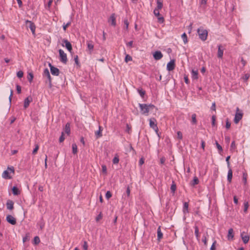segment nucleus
<instances>
[{"mask_svg":"<svg viewBox=\"0 0 250 250\" xmlns=\"http://www.w3.org/2000/svg\"><path fill=\"white\" fill-rule=\"evenodd\" d=\"M130 130H131V127H130L128 124H126L125 131L128 132V133H130Z\"/></svg>","mask_w":250,"mask_h":250,"instance_id":"nucleus-60","label":"nucleus"},{"mask_svg":"<svg viewBox=\"0 0 250 250\" xmlns=\"http://www.w3.org/2000/svg\"><path fill=\"white\" fill-rule=\"evenodd\" d=\"M175 67V61L174 60H171L168 62L167 65V69L168 71H170L173 70Z\"/></svg>","mask_w":250,"mask_h":250,"instance_id":"nucleus-10","label":"nucleus"},{"mask_svg":"<svg viewBox=\"0 0 250 250\" xmlns=\"http://www.w3.org/2000/svg\"><path fill=\"white\" fill-rule=\"evenodd\" d=\"M102 218V216L101 213L99 214L96 218V221H99L100 220H101Z\"/></svg>","mask_w":250,"mask_h":250,"instance_id":"nucleus-62","label":"nucleus"},{"mask_svg":"<svg viewBox=\"0 0 250 250\" xmlns=\"http://www.w3.org/2000/svg\"><path fill=\"white\" fill-rule=\"evenodd\" d=\"M71 24V22L69 21V22H68L67 23L65 24L64 23H63V30L65 31L67 28V27H68L69 26H70Z\"/></svg>","mask_w":250,"mask_h":250,"instance_id":"nucleus-40","label":"nucleus"},{"mask_svg":"<svg viewBox=\"0 0 250 250\" xmlns=\"http://www.w3.org/2000/svg\"><path fill=\"white\" fill-rule=\"evenodd\" d=\"M230 157V156H228L227 157V158L226 159V162L227 163V166H228V168H230V163H229V161Z\"/></svg>","mask_w":250,"mask_h":250,"instance_id":"nucleus-49","label":"nucleus"},{"mask_svg":"<svg viewBox=\"0 0 250 250\" xmlns=\"http://www.w3.org/2000/svg\"><path fill=\"white\" fill-rule=\"evenodd\" d=\"M6 207L7 209L12 210L14 208V202L13 201L8 200L6 203Z\"/></svg>","mask_w":250,"mask_h":250,"instance_id":"nucleus-16","label":"nucleus"},{"mask_svg":"<svg viewBox=\"0 0 250 250\" xmlns=\"http://www.w3.org/2000/svg\"><path fill=\"white\" fill-rule=\"evenodd\" d=\"M247 174L245 173H243V181L245 184L247 183Z\"/></svg>","mask_w":250,"mask_h":250,"instance_id":"nucleus-45","label":"nucleus"},{"mask_svg":"<svg viewBox=\"0 0 250 250\" xmlns=\"http://www.w3.org/2000/svg\"><path fill=\"white\" fill-rule=\"evenodd\" d=\"M2 177L5 179H10L11 177L9 176V172L7 170H5L2 173Z\"/></svg>","mask_w":250,"mask_h":250,"instance_id":"nucleus-31","label":"nucleus"},{"mask_svg":"<svg viewBox=\"0 0 250 250\" xmlns=\"http://www.w3.org/2000/svg\"><path fill=\"white\" fill-rule=\"evenodd\" d=\"M23 75V73L22 71H19L17 73V76L19 78H22Z\"/></svg>","mask_w":250,"mask_h":250,"instance_id":"nucleus-48","label":"nucleus"},{"mask_svg":"<svg viewBox=\"0 0 250 250\" xmlns=\"http://www.w3.org/2000/svg\"><path fill=\"white\" fill-rule=\"evenodd\" d=\"M163 233L161 232L160 226L157 229V239L158 240L160 241L161 239L163 238Z\"/></svg>","mask_w":250,"mask_h":250,"instance_id":"nucleus-20","label":"nucleus"},{"mask_svg":"<svg viewBox=\"0 0 250 250\" xmlns=\"http://www.w3.org/2000/svg\"><path fill=\"white\" fill-rule=\"evenodd\" d=\"M153 57L155 60H159L163 58V55L160 51H156L153 53Z\"/></svg>","mask_w":250,"mask_h":250,"instance_id":"nucleus-11","label":"nucleus"},{"mask_svg":"<svg viewBox=\"0 0 250 250\" xmlns=\"http://www.w3.org/2000/svg\"><path fill=\"white\" fill-rule=\"evenodd\" d=\"M103 130L102 127L101 126H99V130L96 132L95 135L97 138H100L102 136V131Z\"/></svg>","mask_w":250,"mask_h":250,"instance_id":"nucleus-23","label":"nucleus"},{"mask_svg":"<svg viewBox=\"0 0 250 250\" xmlns=\"http://www.w3.org/2000/svg\"><path fill=\"white\" fill-rule=\"evenodd\" d=\"M149 126L151 128H153L155 131L157 133V134H158V127L157 126V124H156V120L153 118H151L149 120Z\"/></svg>","mask_w":250,"mask_h":250,"instance_id":"nucleus-5","label":"nucleus"},{"mask_svg":"<svg viewBox=\"0 0 250 250\" xmlns=\"http://www.w3.org/2000/svg\"><path fill=\"white\" fill-rule=\"evenodd\" d=\"M26 27L31 30V21L26 20Z\"/></svg>","mask_w":250,"mask_h":250,"instance_id":"nucleus-39","label":"nucleus"},{"mask_svg":"<svg viewBox=\"0 0 250 250\" xmlns=\"http://www.w3.org/2000/svg\"><path fill=\"white\" fill-rule=\"evenodd\" d=\"M30 240V234L27 233L26 235L23 237L22 242L24 244L27 241H29Z\"/></svg>","mask_w":250,"mask_h":250,"instance_id":"nucleus-28","label":"nucleus"},{"mask_svg":"<svg viewBox=\"0 0 250 250\" xmlns=\"http://www.w3.org/2000/svg\"><path fill=\"white\" fill-rule=\"evenodd\" d=\"M215 120H216V117L215 115H213L211 118L212 120V125L213 126H214L215 125Z\"/></svg>","mask_w":250,"mask_h":250,"instance_id":"nucleus-55","label":"nucleus"},{"mask_svg":"<svg viewBox=\"0 0 250 250\" xmlns=\"http://www.w3.org/2000/svg\"><path fill=\"white\" fill-rule=\"evenodd\" d=\"M6 221L10 224L15 225L16 224V219L12 215H8L6 218Z\"/></svg>","mask_w":250,"mask_h":250,"instance_id":"nucleus-9","label":"nucleus"},{"mask_svg":"<svg viewBox=\"0 0 250 250\" xmlns=\"http://www.w3.org/2000/svg\"><path fill=\"white\" fill-rule=\"evenodd\" d=\"M138 92L139 93L140 95L142 98H144V95L146 94V91L144 90H143L142 88H139L138 89Z\"/></svg>","mask_w":250,"mask_h":250,"instance_id":"nucleus-32","label":"nucleus"},{"mask_svg":"<svg viewBox=\"0 0 250 250\" xmlns=\"http://www.w3.org/2000/svg\"><path fill=\"white\" fill-rule=\"evenodd\" d=\"M243 113L238 107L236 108V112L235 115L234 122L235 124H238L239 122L242 119Z\"/></svg>","mask_w":250,"mask_h":250,"instance_id":"nucleus-3","label":"nucleus"},{"mask_svg":"<svg viewBox=\"0 0 250 250\" xmlns=\"http://www.w3.org/2000/svg\"><path fill=\"white\" fill-rule=\"evenodd\" d=\"M27 79L30 83H31V71H28L27 72Z\"/></svg>","mask_w":250,"mask_h":250,"instance_id":"nucleus-47","label":"nucleus"},{"mask_svg":"<svg viewBox=\"0 0 250 250\" xmlns=\"http://www.w3.org/2000/svg\"><path fill=\"white\" fill-rule=\"evenodd\" d=\"M133 42L132 41H131L129 42L128 43H127L126 45L130 47H132V45H133Z\"/></svg>","mask_w":250,"mask_h":250,"instance_id":"nucleus-64","label":"nucleus"},{"mask_svg":"<svg viewBox=\"0 0 250 250\" xmlns=\"http://www.w3.org/2000/svg\"><path fill=\"white\" fill-rule=\"evenodd\" d=\"M113 163L114 164H118L119 161V159L118 157H115L113 159Z\"/></svg>","mask_w":250,"mask_h":250,"instance_id":"nucleus-51","label":"nucleus"},{"mask_svg":"<svg viewBox=\"0 0 250 250\" xmlns=\"http://www.w3.org/2000/svg\"><path fill=\"white\" fill-rule=\"evenodd\" d=\"M87 48L90 51V52L91 53V51H93V48H94V45L92 43V41H89L87 42Z\"/></svg>","mask_w":250,"mask_h":250,"instance_id":"nucleus-26","label":"nucleus"},{"mask_svg":"<svg viewBox=\"0 0 250 250\" xmlns=\"http://www.w3.org/2000/svg\"><path fill=\"white\" fill-rule=\"evenodd\" d=\"M188 202H185L184 204L183 207V212L185 213L186 212H188Z\"/></svg>","mask_w":250,"mask_h":250,"instance_id":"nucleus-33","label":"nucleus"},{"mask_svg":"<svg viewBox=\"0 0 250 250\" xmlns=\"http://www.w3.org/2000/svg\"><path fill=\"white\" fill-rule=\"evenodd\" d=\"M72 153L74 154H76L77 153L78 150H77V146L76 144H73L72 145Z\"/></svg>","mask_w":250,"mask_h":250,"instance_id":"nucleus-29","label":"nucleus"},{"mask_svg":"<svg viewBox=\"0 0 250 250\" xmlns=\"http://www.w3.org/2000/svg\"><path fill=\"white\" fill-rule=\"evenodd\" d=\"M65 132L69 135L70 133V124L67 123L65 126L64 128Z\"/></svg>","mask_w":250,"mask_h":250,"instance_id":"nucleus-24","label":"nucleus"},{"mask_svg":"<svg viewBox=\"0 0 250 250\" xmlns=\"http://www.w3.org/2000/svg\"><path fill=\"white\" fill-rule=\"evenodd\" d=\"M250 74H246L244 76V77H243V79L245 80V81H247L249 78H250Z\"/></svg>","mask_w":250,"mask_h":250,"instance_id":"nucleus-61","label":"nucleus"},{"mask_svg":"<svg viewBox=\"0 0 250 250\" xmlns=\"http://www.w3.org/2000/svg\"><path fill=\"white\" fill-rule=\"evenodd\" d=\"M43 76L44 77H47V81L46 82L47 84H48V87L51 88L52 87L51 83V76L50 75L49 71L47 68H45L43 71Z\"/></svg>","mask_w":250,"mask_h":250,"instance_id":"nucleus-4","label":"nucleus"},{"mask_svg":"<svg viewBox=\"0 0 250 250\" xmlns=\"http://www.w3.org/2000/svg\"><path fill=\"white\" fill-rule=\"evenodd\" d=\"M216 243V241H214V242L212 243L211 248L210 249V250H216L215 249V244Z\"/></svg>","mask_w":250,"mask_h":250,"instance_id":"nucleus-57","label":"nucleus"},{"mask_svg":"<svg viewBox=\"0 0 250 250\" xmlns=\"http://www.w3.org/2000/svg\"><path fill=\"white\" fill-rule=\"evenodd\" d=\"M132 60V57L129 55H126L125 57V62H127L128 61Z\"/></svg>","mask_w":250,"mask_h":250,"instance_id":"nucleus-44","label":"nucleus"},{"mask_svg":"<svg viewBox=\"0 0 250 250\" xmlns=\"http://www.w3.org/2000/svg\"><path fill=\"white\" fill-rule=\"evenodd\" d=\"M59 53L61 62L64 64H66L67 62L66 54L64 52V51L62 49H59Z\"/></svg>","mask_w":250,"mask_h":250,"instance_id":"nucleus-6","label":"nucleus"},{"mask_svg":"<svg viewBox=\"0 0 250 250\" xmlns=\"http://www.w3.org/2000/svg\"><path fill=\"white\" fill-rule=\"evenodd\" d=\"M182 38L183 42H184L185 43H187L188 42V38H187V34L185 33H184L182 35Z\"/></svg>","mask_w":250,"mask_h":250,"instance_id":"nucleus-36","label":"nucleus"},{"mask_svg":"<svg viewBox=\"0 0 250 250\" xmlns=\"http://www.w3.org/2000/svg\"><path fill=\"white\" fill-rule=\"evenodd\" d=\"M34 244L35 245H38L40 243V239L38 236H35L33 240Z\"/></svg>","mask_w":250,"mask_h":250,"instance_id":"nucleus-35","label":"nucleus"},{"mask_svg":"<svg viewBox=\"0 0 250 250\" xmlns=\"http://www.w3.org/2000/svg\"><path fill=\"white\" fill-rule=\"evenodd\" d=\"M49 65L50 67V71L51 74L53 75L58 76L60 73L59 69L58 68L55 67L52 65L51 63H49Z\"/></svg>","mask_w":250,"mask_h":250,"instance_id":"nucleus-8","label":"nucleus"},{"mask_svg":"<svg viewBox=\"0 0 250 250\" xmlns=\"http://www.w3.org/2000/svg\"><path fill=\"white\" fill-rule=\"evenodd\" d=\"M170 190L173 194H174L176 190V185L174 181H172V184L170 187Z\"/></svg>","mask_w":250,"mask_h":250,"instance_id":"nucleus-22","label":"nucleus"},{"mask_svg":"<svg viewBox=\"0 0 250 250\" xmlns=\"http://www.w3.org/2000/svg\"><path fill=\"white\" fill-rule=\"evenodd\" d=\"M197 33L200 39L202 41H205L207 39L208 32L203 27L201 26L198 28Z\"/></svg>","mask_w":250,"mask_h":250,"instance_id":"nucleus-2","label":"nucleus"},{"mask_svg":"<svg viewBox=\"0 0 250 250\" xmlns=\"http://www.w3.org/2000/svg\"><path fill=\"white\" fill-rule=\"evenodd\" d=\"M112 196V194L109 191H107L105 194L106 198L108 199Z\"/></svg>","mask_w":250,"mask_h":250,"instance_id":"nucleus-50","label":"nucleus"},{"mask_svg":"<svg viewBox=\"0 0 250 250\" xmlns=\"http://www.w3.org/2000/svg\"><path fill=\"white\" fill-rule=\"evenodd\" d=\"M12 190L13 194L15 195H18L20 193V190H19L18 188L16 186H14L12 188Z\"/></svg>","mask_w":250,"mask_h":250,"instance_id":"nucleus-21","label":"nucleus"},{"mask_svg":"<svg viewBox=\"0 0 250 250\" xmlns=\"http://www.w3.org/2000/svg\"><path fill=\"white\" fill-rule=\"evenodd\" d=\"M157 7L155 8V9H158V10H159L161 9L163 7V2L161 0H157Z\"/></svg>","mask_w":250,"mask_h":250,"instance_id":"nucleus-25","label":"nucleus"},{"mask_svg":"<svg viewBox=\"0 0 250 250\" xmlns=\"http://www.w3.org/2000/svg\"><path fill=\"white\" fill-rule=\"evenodd\" d=\"M196 115L195 114H193L191 116L192 121L191 122L193 124H196L197 120H196Z\"/></svg>","mask_w":250,"mask_h":250,"instance_id":"nucleus-37","label":"nucleus"},{"mask_svg":"<svg viewBox=\"0 0 250 250\" xmlns=\"http://www.w3.org/2000/svg\"><path fill=\"white\" fill-rule=\"evenodd\" d=\"M31 101L29 100V97H27L24 101L23 109H26L29 107Z\"/></svg>","mask_w":250,"mask_h":250,"instance_id":"nucleus-17","label":"nucleus"},{"mask_svg":"<svg viewBox=\"0 0 250 250\" xmlns=\"http://www.w3.org/2000/svg\"><path fill=\"white\" fill-rule=\"evenodd\" d=\"M218 53H217V57L219 58H222L223 56V52H224V48L221 45H218Z\"/></svg>","mask_w":250,"mask_h":250,"instance_id":"nucleus-14","label":"nucleus"},{"mask_svg":"<svg viewBox=\"0 0 250 250\" xmlns=\"http://www.w3.org/2000/svg\"><path fill=\"white\" fill-rule=\"evenodd\" d=\"M184 80H185V82L187 84H188V83H189V80H188V76H185L184 77Z\"/></svg>","mask_w":250,"mask_h":250,"instance_id":"nucleus-63","label":"nucleus"},{"mask_svg":"<svg viewBox=\"0 0 250 250\" xmlns=\"http://www.w3.org/2000/svg\"><path fill=\"white\" fill-rule=\"evenodd\" d=\"M195 235L197 238L199 237V229L197 226L195 227Z\"/></svg>","mask_w":250,"mask_h":250,"instance_id":"nucleus-41","label":"nucleus"},{"mask_svg":"<svg viewBox=\"0 0 250 250\" xmlns=\"http://www.w3.org/2000/svg\"><path fill=\"white\" fill-rule=\"evenodd\" d=\"M124 23L125 25V28L127 30L128 28V25H129V22L128 21V20L127 19H125L124 21Z\"/></svg>","mask_w":250,"mask_h":250,"instance_id":"nucleus-38","label":"nucleus"},{"mask_svg":"<svg viewBox=\"0 0 250 250\" xmlns=\"http://www.w3.org/2000/svg\"><path fill=\"white\" fill-rule=\"evenodd\" d=\"M249 206V202L248 201H245L244 203V212L245 213L247 212Z\"/></svg>","mask_w":250,"mask_h":250,"instance_id":"nucleus-30","label":"nucleus"},{"mask_svg":"<svg viewBox=\"0 0 250 250\" xmlns=\"http://www.w3.org/2000/svg\"><path fill=\"white\" fill-rule=\"evenodd\" d=\"M64 139H65V138H64V132H62L61 136L60 137V138H59V142H60V143H62V142H63Z\"/></svg>","mask_w":250,"mask_h":250,"instance_id":"nucleus-42","label":"nucleus"},{"mask_svg":"<svg viewBox=\"0 0 250 250\" xmlns=\"http://www.w3.org/2000/svg\"><path fill=\"white\" fill-rule=\"evenodd\" d=\"M74 61L75 63L77 65H79V59H78V56L77 55H76L74 56Z\"/></svg>","mask_w":250,"mask_h":250,"instance_id":"nucleus-53","label":"nucleus"},{"mask_svg":"<svg viewBox=\"0 0 250 250\" xmlns=\"http://www.w3.org/2000/svg\"><path fill=\"white\" fill-rule=\"evenodd\" d=\"M236 148V145L235 144V142L233 141L231 143V146H230V149H235Z\"/></svg>","mask_w":250,"mask_h":250,"instance_id":"nucleus-58","label":"nucleus"},{"mask_svg":"<svg viewBox=\"0 0 250 250\" xmlns=\"http://www.w3.org/2000/svg\"><path fill=\"white\" fill-rule=\"evenodd\" d=\"M38 149H39V146L38 145H36L35 146V147L32 151V153H33V154L36 153L37 152Z\"/></svg>","mask_w":250,"mask_h":250,"instance_id":"nucleus-59","label":"nucleus"},{"mask_svg":"<svg viewBox=\"0 0 250 250\" xmlns=\"http://www.w3.org/2000/svg\"><path fill=\"white\" fill-rule=\"evenodd\" d=\"M177 134L178 139H179V140H182L183 139L182 133L181 131H179L177 132Z\"/></svg>","mask_w":250,"mask_h":250,"instance_id":"nucleus-46","label":"nucleus"},{"mask_svg":"<svg viewBox=\"0 0 250 250\" xmlns=\"http://www.w3.org/2000/svg\"><path fill=\"white\" fill-rule=\"evenodd\" d=\"M230 125H231L230 123L229 122V119H227V121H226V127L227 129H229V128H230Z\"/></svg>","mask_w":250,"mask_h":250,"instance_id":"nucleus-54","label":"nucleus"},{"mask_svg":"<svg viewBox=\"0 0 250 250\" xmlns=\"http://www.w3.org/2000/svg\"><path fill=\"white\" fill-rule=\"evenodd\" d=\"M153 13L155 15V16L157 17L158 21L159 23H162L164 22V21H165L164 18L163 17H162L160 15L159 10H158V9H154V11H153Z\"/></svg>","mask_w":250,"mask_h":250,"instance_id":"nucleus-7","label":"nucleus"},{"mask_svg":"<svg viewBox=\"0 0 250 250\" xmlns=\"http://www.w3.org/2000/svg\"><path fill=\"white\" fill-rule=\"evenodd\" d=\"M110 21H111V24L112 26H115L116 25V23L115 14L113 13L110 16L109 19L108 20V22Z\"/></svg>","mask_w":250,"mask_h":250,"instance_id":"nucleus-15","label":"nucleus"},{"mask_svg":"<svg viewBox=\"0 0 250 250\" xmlns=\"http://www.w3.org/2000/svg\"><path fill=\"white\" fill-rule=\"evenodd\" d=\"M83 248L84 250H88V245L86 241H84L83 246Z\"/></svg>","mask_w":250,"mask_h":250,"instance_id":"nucleus-52","label":"nucleus"},{"mask_svg":"<svg viewBox=\"0 0 250 250\" xmlns=\"http://www.w3.org/2000/svg\"><path fill=\"white\" fill-rule=\"evenodd\" d=\"M199 183V180L197 177H194L193 180L192 181L191 185L194 186L196 185H197Z\"/></svg>","mask_w":250,"mask_h":250,"instance_id":"nucleus-34","label":"nucleus"},{"mask_svg":"<svg viewBox=\"0 0 250 250\" xmlns=\"http://www.w3.org/2000/svg\"><path fill=\"white\" fill-rule=\"evenodd\" d=\"M139 105L142 114L145 115H147L149 110L150 109H153L155 107L154 105L151 104H139Z\"/></svg>","mask_w":250,"mask_h":250,"instance_id":"nucleus-1","label":"nucleus"},{"mask_svg":"<svg viewBox=\"0 0 250 250\" xmlns=\"http://www.w3.org/2000/svg\"><path fill=\"white\" fill-rule=\"evenodd\" d=\"M16 90L17 91V93L18 94H20L21 93V87L20 85L17 84L16 85Z\"/></svg>","mask_w":250,"mask_h":250,"instance_id":"nucleus-56","label":"nucleus"},{"mask_svg":"<svg viewBox=\"0 0 250 250\" xmlns=\"http://www.w3.org/2000/svg\"><path fill=\"white\" fill-rule=\"evenodd\" d=\"M62 42L65 43V46L67 49L70 52H71V51L72 50V47L71 43L66 39H63L62 40Z\"/></svg>","mask_w":250,"mask_h":250,"instance_id":"nucleus-13","label":"nucleus"},{"mask_svg":"<svg viewBox=\"0 0 250 250\" xmlns=\"http://www.w3.org/2000/svg\"><path fill=\"white\" fill-rule=\"evenodd\" d=\"M229 170L228 173L227 179L229 183L231 182L232 178V171L231 168H229Z\"/></svg>","mask_w":250,"mask_h":250,"instance_id":"nucleus-18","label":"nucleus"},{"mask_svg":"<svg viewBox=\"0 0 250 250\" xmlns=\"http://www.w3.org/2000/svg\"><path fill=\"white\" fill-rule=\"evenodd\" d=\"M215 145L219 151H222L223 150L222 146L218 144L217 141H215Z\"/></svg>","mask_w":250,"mask_h":250,"instance_id":"nucleus-43","label":"nucleus"},{"mask_svg":"<svg viewBox=\"0 0 250 250\" xmlns=\"http://www.w3.org/2000/svg\"><path fill=\"white\" fill-rule=\"evenodd\" d=\"M233 237V229L232 228H230L228 231V238L229 240L230 239H232Z\"/></svg>","mask_w":250,"mask_h":250,"instance_id":"nucleus-19","label":"nucleus"},{"mask_svg":"<svg viewBox=\"0 0 250 250\" xmlns=\"http://www.w3.org/2000/svg\"><path fill=\"white\" fill-rule=\"evenodd\" d=\"M192 77L193 79H198V71L192 70L191 72Z\"/></svg>","mask_w":250,"mask_h":250,"instance_id":"nucleus-27","label":"nucleus"},{"mask_svg":"<svg viewBox=\"0 0 250 250\" xmlns=\"http://www.w3.org/2000/svg\"><path fill=\"white\" fill-rule=\"evenodd\" d=\"M241 237L244 244H247L248 243L250 240L249 235L245 234V232H242L241 233Z\"/></svg>","mask_w":250,"mask_h":250,"instance_id":"nucleus-12","label":"nucleus"}]
</instances>
